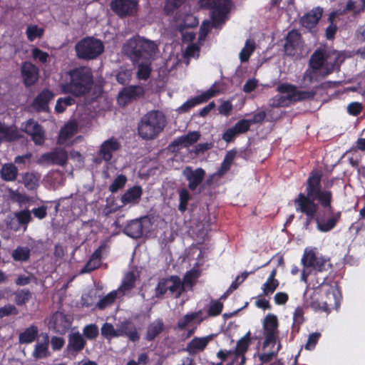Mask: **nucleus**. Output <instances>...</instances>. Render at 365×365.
Listing matches in <instances>:
<instances>
[{
  "label": "nucleus",
  "instance_id": "obj_1",
  "mask_svg": "<svg viewBox=\"0 0 365 365\" xmlns=\"http://www.w3.org/2000/svg\"><path fill=\"white\" fill-rule=\"evenodd\" d=\"M322 171L312 170L305 183L306 193L300 192L294 200V204L297 212L306 215V228L315 219L317 229L322 232H328L340 220L341 212H334L331 205L332 192L322 189Z\"/></svg>",
  "mask_w": 365,
  "mask_h": 365
},
{
  "label": "nucleus",
  "instance_id": "obj_2",
  "mask_svg": "<svg viewBox=\"0 0 365 365\" xmlns=\"http://www.w3.org/2000/svg\"><path fill=\"white\" fill-rule=\"evenodd\" d=\"M301 262L303 265L301 281L313 289H321L325 293V297H322L321 302H312V307L327 314L330 313L332 309L337 310L342 299L341 289L337 285L332 286L325 283L327 276L324 272L332 267L329 259L317 253L315 248H306Z\"/></svg>",
  "mask_w": 365,
  "mask_h": 365
},
{
  "label": "nucleus",
  "instance_id": "obj_3",
  "mask_svg": "<svg viewBox=\"0 0 365 365\" xmlns=\"http://www.w3.org/2000/svg\"><path fill=\"white\" fill-rule=\"evenodd\" d=\"M93 85V76L91 68L80 66L66 73L58 88L63 94H69L76 98L88 95Z\"/></svg>",
  "mask_w": 365,
  "mask_h": 365
},
{
  "label": "nucleus",
  "instance_id": "obj_4",
  "mask_svg": "<svg viewBox=\"0 0 365 365\" xmlns=\"http://www.w3.org/2000/svg\"><path fill=\"white\" fill-rule=\"evenodd\" d=\"M124 53L133 63L151 61L158 51L157 44L144 37L136 36L128 39L123 47Z\"/></svg>",
  "mask_w": 365,
  "mask_h": 365
},
{
  "label": "nucleus",
  "instance_id": "obj_5",
  "mask_svg": "<svg viewBox=\"0 0 365 365\" xmlns=\"http://www.w3.org/2000/svg\"><path fill=\"white\" fill-rule=\"evenodd\" d=\"M167 125L165 115L163 112L153 110L145 113L138 123V134L145 140L156 139Z\"/></svg>",
  "mask_w": 365,
  "mask_h": 365
},
{
  "label": "nucleus",
  "instance_id": "obj_6",
  "mask_svg": "<svg viewBox=\"0 0 365 365\" xmlns=\"http://www.w3.org/2000/svg\"><path fill=\"white\" fill-rule=\"evenodd\" d=\"M75 51L78 59L93 60L98 58L104 51V45L101 40L87 36L76 43Z\"/></svg>",
  "mask_w": 365,
  "mask_h": 365
},
{
  "label": "nucleus",
  "instance_id": "obj_7",
  "mask_svg": "<svg viewBox=\"0 0 365 365\" xmlns=\"http://www.w3.org/2000/svg\"><path fill=\"white\" fill-rule=\"evenodd\" d=\"M200 6L210 9L212 19L215 23L222 24L226 20L231 7V0H200Z\"/></svg>",
  "mask_w": 365,
  "mask_h": 365
},
{
  "label": "nucleus",
  "instance_id": "obj_8",
  "mask_svg": "<svg viewBox=\"0 0 365 365\" xmlns=\"http://www.w3.org/2000/svg\"><path fill=\"white\" fill-rule=\"evenodd\" d=\"M138 0H112L110 8L119 18L134 16L138 11Z\"/></svg>",
  "mask_w": 365,
  "mask_h": 365
},
{
  "label": "nucleus",
  "instance_id": "obj_9",
  "mask_svg": "<svg viewBox=\"0 0 365 365\" xmlns=\"http://www.w3.org/2000/svg\"><path fill=\"white\" fill-rule=\"evenodd\" d=\"M279 322L277 316L273 314H268L262 322L264 341L263 348L272 344L274 346L276 344L278 334Z\"/></svg>",
  "mask_w": 365,
  "mask_h": 365
},
{
  "label": "nucleus",
  "instance_id": "obj_10",
  "mask_svg": "<svg viewBox=\"0 0 365 365\" xmlns=\"http://www.w3.org/2000/svg\"><path fill=\"white\" fill-rule=\"evenodd\" d=\"M68 153L64 148H56L52 151L43 153L37 160L39 165H57L65 166L68 162Z\"/></svg>",
  "mask_w": 365,
  "mask_h": 365
},
{
  "label": "nucleus",
  "instance_id": "obj_11",
  "mask_svg": "<svg viewBox=\"0 0 365 365\" xmlns=\"http://www.w3.org/2000/svg\"><path fill=\"white\" fill-rule=\"evenodd\" d=\"M217 83L215 82L208 90L203 92L202 94L188 99L179 107V112L187 113L195 106L207 102L210 98L218 95L220 93V91L217 88Z\"/></svg>",
  "mask_w": 365,
  "mask_h": 365
},
{
  "label": "nucleus",
  "instance_id": "obj_12",
  "mask_svg": "<svg viewBox=\"0 0 365 365\" xmlns=\"http://www.w3.org/2000/svg\"><path fill=\"white\" fill-rule=\"evenodd\" d=\"M86 346V340L78 332H73L68 335V344L63 351L65 357L75 358Z\"/></svg>",
  "mask_w": 365,
  "mask_h": 365
},
{
  "label": "nucleus",
  "instance_id": "obj_13",
  "mask_svg": "<svg viewBox=\"0 0 365 365\" xmlns=\"http://www.w3.org/2000/svg\"><path fill=\"white\" fill-rule=\"evenodd\" d=\"M303 40L302 34L296 29L288 32L284 45V50L286 55L294 56L298 50L302 46Z\"/></svg>",
  "mask_w": 365,
  "mask_h": 365
},
{
  "label": "nucleus",
  "instance_id": "obj_14",
  "mask_svg": "<svg viewBox=\"0 0 365 365\" xmlns=\"http://www.w3.org/2000/svg\"><path fill=\"white\" fill-rule=\"evenodd\" d=\"M182 175L188 182V188L195 191L203 182L206 173L202 168L193 170L192 167L187 166L183 170Z\"/></svg>",
  "mask_w": 365,
  "mask_h": 365
},
{
  "label": "nucleus",
  "instance_id": "obj_15",
  "mask_svg": "<svg viewBox=\"0 0 365 365\" xmlns=\"http://www.w3.org/2000/svg\"><path fill=\"white\" fill-rule=\"evenodd\" d=\"M145 224H148L146 217L133 220L124 227L123 232L130 237L139 239L148 230Z\"/></svg>",
  "mask_w": 365,
  "mask_h": 365
},
{
  "label": "nucleus",
  "instance_id": "obj_16",
  "mask_svg": "<svg viewBox=\"0 0 365 365\" xmlns=\"http://www.w3.org/2000/svg\"><path fill=\"white\" fill-rule=\"evenodd\" d=\"M72 321L63 312H56L51 317L49 324L56 333L65 334L69 329Z\"/></svg>",
  "mask_w": 365,
  "mask_h": 365
},
{
  "label": "nucleus",
  "instance_id": "obj_17",
  "mask_svg": "<svg viewBox=\"0 0 365 365\" xmlns=\"http://www.w3.org/2000/svg\"><path fill=\"white\" fill-rule=\"evenodd\" d=\"M323 14V9L319 7L313 8L309 12L301 17L299 23L302 26L312 32L318 24Z\"/></svg>",
  "mask_w": 365,
  "mask_h": 365
},
{
  "label": "nucleus",
  "instance_id": "obj_18",
  "mask_svg": "<svg viewBox=\"0 0 365 365\" xmlns=\"http://www.w3.org/2000/svg\"><path fill=\"white\" fill-rule=\"evenodd\" d=\"M21 73L26 87H30L34 85L38 79V68L29 61L22 63Z\"/></svg>",
  "mask_w": 365,
  "mask_h": 365
},
{
  "label": "nucleus",
  "instance_id": "obj_19",
  "mask_svg": "<svg viewBox=\"0 0 365 365\" xmlns=\"http://www.w3.org/2000/svg\"><path fill=\"white\" fill-rule=\"evenodd\" d=\"M54 93L48 88L43 89L34 98L33 107L37 112H47L49 102L54 98Z\"/></svg>",
  "mask_w": 365,
  "mask_h": 365
},
{
  "label": "nucleus",
  "instance_id": "obj_20",
  "mask_svg": "<svg viewBox=\"0 0 365 365\" xmlns=\"http://www.w3.org/2000/svg\"><path fill=\"white\" fill-rule=\"evenodd\" d=\"M120 143L114 138L105 140L101 145L98 155L106 163H109L113 158V153L120 150Z\"/></svg>",
  "mask_w": 365,
  "mask_h": 365
},
{
  "label": "nucleus",
  "instance_id": "obj_21",
  "mask_svg": "<svg viewBox=\"0 0 365 365\" xmlns=\"http://www.w3.org/2000/svg\"><path fill=\"white\" fill-rule=\"evenodd\" d=\"M329 54L326 53L322 49H317L311 56L309 61V66L314 69L325 71L327 65L331 66L333 63L328 61Z\"/></svg>",
  "mask_w": 365,
  "mask_h": 365
},
{
  "label": "nucleus",
  "instance_id": "obj_22",
  "mask_svg": "<svg viewBox=\"0 0 365 365\" xmlns=\"http://www.w3.org/2000/svg\"><path fill=\"white\" fill-rule=\"evenodd\" d=\"M336 60L337 58H336L335 61H336ZM335 63L336 62H334L331 66H328L327 65L325 71H322L321 69H314L309 66L304 74V79L307 80L309 83L319 81L321 79L325 78L334 71L335 68Z\"/></svg>",
  "mask_w": 365,
  "mask_h": 365
},
{
  "label": "nucleus",
  "instance_id": "obj_23",
  "mask_svg": "<svg viewBox=\"0 0 365 365\" xmlns=\"http://www.w3.org/2000/svg\"><path fill=\"white\" fill-rule=\"evenodd\" d=\"M214 335L210 334L205 337H194L186 346L185 351L190 354H195L203 351L212 340Z\"/></svg>",
  "mask_w": 365,
  "mask_h": 365
},
{
  "label": "nucleus",
  "instance_id": "obj_24",
  "mask_svg": "<svg viewBox=\"0 0 365 365\" xmlns=\"http://www.w3.org/2000/svg\"><path fill=\"white\" fill-rule=\"evenodd\" d=\"M143 195V189L139 185H135L128 189L122 196L120 200L123 205L133 204L139 202Z\"/></svg>",
  "mask_w": 365,
  "mask_h": 365
},
{
  "label": "nucleus",
  "instance_id": "obj_25",
  "mask_svg": "<svg viewBox=\"0 0 365 365\" xmlns=\"http://www.w3.org/2000/svg\"><path fill=\"white\" fill-rule=\"evenodd\" d=\"M164 329L165 324L162 319L154 320L148 327L145 339L148 341H153Z\"/></svg>",
  "mask_w": 365,
  "mask_h": 365
},
{
  "label": "nucleus",
  "instance_id": "obj_26",
  "mask_svg": "<svg viewBox=\"0 0 365 365\" xmlns=\"http://www.w3.org/2000/svg\"><path fill=\"white\" fill-rule=\"evenodd\" d=\"M124 336H126L132 342H137L140 340V334L135 325L129 320L120 322Z\"/></svg>",
  "mask_w": 365,
  "mask_h": 365
},
{
  "label": "nucleus",
  "instance_id": "obj_27",
  "mask_svg": "<svg viewBox=\"0 0 365 365\" xmlns=\"http://www.w3.org/2000/svg\"><path fill=\"white\" fill-rule=\"evenodd\" d=\"M138 96V87L130 86L122 89L119 93L118 101L119 103L127 104Z\"/></svg>",
  "mask_w": 365,
  "mask_h": 365
},
{
  "label": "nucleus",
  "instance_id": "obj_28",
  "mask_svg": "<svg viewBox=\"0 0 365 365\" xmlns=\"http://www.w3.org/2000/svg\"><path fill=\"white\" fill-rule=\"evenodd\" d=\"M168 289L171 294H176V297H179L185 291L183 283L178 275H171L167 277Z\"/></svg>",
  "mask_w": 365,
  "mask_h": 365
},
{
  "label": "nucleus",
  "instance_id": "obj_29",
  "mask_svg": "<svg viewBox=\"0 0 365 365\" xmlns=\"http://www.w3.org/2000/svg\"><path fill=\"white\" fill-rule=\"evenodd\" d=\"M200 137V133L198 131L189 132L187 135L180 136L173 143L175 145H184L185 147L190 146L195 143Z\"/></svg>",
  "mask_w": 365,
  "mask_h": 365
},
{
  "label": "nucleus",
  "instance_id": "obj_30",
  "mask_svg": "<svg viewBox=\"0 0 365 365\" xmlns=\"http://www.w3.org/2000/svg\"><path fill=\"white\" fill-rule=\"evenodd\" d=\"M38 334V327L31 325L20 333L19 341L20 344H30L36 340Z\"/></svg>",
  "mask_w": 365,
  "mask_h": 365
},
{
  "label": "nucleus",
  "instance_id": "obj_31",
  "mask_svg": "<svg viewBox=\"0 0 365 365\" xmlns=\"http://www.w3.org/2000/svg\"><path fill=\"white\" fill-rule=\"evenodd\" d=\"M49 339L48 336L46 334L44 341L42 343H37L35 345L33 351V356L36 359H44L50 356L48 351Z\"/></svg>",
  "mask_w": 365,
  "mask_h": 365
},
{
  "label": "nucleus",
  "instance_id": "obj_32",
  "mask_svg": "<svg viewBox=\"0 0 365 365\" xmlns=\"http://www.w3.org/2000/svg\"><path fill=\"white\" fill-rule=\"evenodd\" d=\"M11 257L15 262H26L31 257V250L28 247L18 246L12 251Z\"/></svg>",
  "mask_w": 365,
  "mask_h": 365
},
{
  "label": "nucleus",
  "instance_id": "obj_33",
  "mask_svg": "<svg viewBox=\"0 0 365 365\" xmlns=\"http://www.w3.org/2000/svg\"><path fill=\"white\" fill-rule=\"evenodd\" d=\"M251 344V333L248 331L241 339L237 341L236 347L234 350V355H245Z\"/></svg>",
  "mask_w": 365,
  "mask_h": 365
},
{
  "label": "nucleus",
  "instance_id": "obj_34",
  "mask_svg": "<svg viewBox=\"0 0 365 365\" xmlns=\"http://www.w3.org/2000/svg\"><path fill=\"white\" fill-rule=\"evenodd\" d=\"M236 154L237 151L234 149L230 150L226 153L224 160L221 163L220 168L217 170L218 175H224L230 169Z\"/></svg>",
  "mask_w": 365,
  "mask_h": 365
},
{
  "label": "nucleus",
  "instance_id": "obj_35",
  "mask_svg": "<svg viewBox=\"0 0 365 365\" xmlns=\"http://www.w3.org/2000/svg\"><path fill=\"white\" fill-rule=\"evenodd\" d=\"M17 175L18 169L14 164H5L1 167V179L6 181H14Z\"/></svg>",
  "mask_w": 365,
  "mask_h": 365
},
{
  "label": "nucleus",
  "instance_id": "obj_36",
  "mask_svg": "<svg viewBox=\"0 0 365 365\" xmlns=\"http://www.w3.org/2000/svg\"><path fill=\"white\" fill-rule=\"evenodd\" d=\"M14 302L18 306H23L32 298V292L28 289H19L14 292Z\"/></svg>",
  "mask_w": 365,
  "mask_h": 365
},
{
  "label": "nucleus",
  "instance_id": "obj_37",
  "mask_svg": "<svg viewBox=\"0 0 365 365\" xmlns=\"http://www.w3.org/2000/svg\"><path fill=\"white\" fill-rule=\"evenodd\" d=\"M292 102L291 96L277 94L269 100V104L272 108L287 107Z\"/></svg>",
  "mask_w": 365,
  "mask_h": 365
},
{
  "label": "nucleus",
  "instance_id": "obj_38",
  "mask_svg": "<svg viewBox=\"0 0 365 365\" xmlns=\"http://www.w3.org/2000/svg\"><path fill=\"white\" fill-rule=\"evenodd\" d=\"M136 281V276L134 272H128L122 281V283L118 289L121 292L130 291L135 287Z\"/></svg>",
  "mask_w": 365,
  "mask_h": 365
},
{
  "label": "nucleus",
  "instance_id": "obj_39",
  "mask_svg": "<svg viewBox=\"0 0 365 365\" xmlns=\"http://www.w3.org/2000/svg\"><path fill=\"white\" fill-rule=\"evenodd\" d=\"M40 175L38 173H26L24 175L22 180L24 186L28 190H35L38 185Z\"/></svg>",
  "mask_w": 365,
  "mask_h": 365
},
{
  "label": "nucleus",
  "instance_id": "obj_40",
  "mask_svg": "<svg viewBox=\"0 0 365 365\" xmlns=\"http://www.w3.org/2000/svg\"><path fill=\"white\" fill-rule=\"evenodd\" d=\"M138 66L137 77L140 80H148L151 74V61H140Z\"/></svg>",
  "mask_w": 365,
  "mask_h": 365
},
{
  "label": "nucleus",
  "instance_id": "obj_41",
  "mask_svg": "<svg viewBox=\"0 0 365 365\" xmlns=\"http://www.w3.org/2000/svg\"><path fill=\"white\" fill-rule=\"evenodd\" d=\"M202 311L201 309L190 312L185 314L182 319H179L177 324V327L180 330H184L185 328L195 319H196L200 315H201Z\"/></svg>",
  "mask_w": 365,
  "mask_h": 365
},
{
  "label": "nucleus",
  "instance_id": "obj_42",
  "mask_svg": "<svg viewBox=\"0 0 365 365\" xmlns=\"http://www.w3.org/2000/svg\"><path fill=\"white\" fill-rule=\"evenodd\" d=\"M74 96H68L63 98H59L55 106V111L57 113H62L66 110L67 106H71L75 104L76 101Z\"/></svg>",
  "mask_w": 365,
  "mask_h": 365
},
{
  "label": "nucleus",
  "instance_id": "obj_43",
  "mask_svg": "<svg viewBox=\"0 0 365 365\" xmlns=\"http://www.w3.org/2000/svg\"><path fill=\"white\" fill-rule=\"evenodd\" d=\"M20 138L18 130L9 128L1 124V140L14 141Z\"/></svg>",
  "mask_w": 365,
  "mask_h": 365
},
{
  "label": "nucleus",
  "instance_id": "obj_44",
  "mask_svg": "<svg viewBox=\"0 0 365 365\" xmlns=\"http://www.w3.org/2000/svg\"><path fill=\"white\" fill-rule=\"evenodd\" d=\"M316 93L314 90L299 91L296 88L295 92L292 93L291 96L292 102H298L305 100H312L316 96Z\"/></svg>",
  "mask_w": 365,
  "mask_h": 365
},
{
  "label": "nucleus",
  "instance_id": "obj_45",
  "mask_svg": "<svg viewBox=\"0 0 365 365\" xmlns=\"http://www.w3.org/2000/svg\"><path fill=\"white\" fill-rule=\"evenodd\" d=\"M187 0H166L164 5V12L166 15H172Z\"/></svg>",
  "mask_w": 365,
  "mask_h": 365
},
{
  "label": "nucleus",
  "instance_id": "obj_46",
  "mask_svg": "<svg viewBox=\"0 0 365 365\" xmlns=\"http://www.w3.org/2000/svg\"><path fill=\"white\" fill-rule=\"evenodd\" d=\"M117 298V292L112 291L103 297L97 303L96 307L99 309H104L106 307L112 305Z\"/></svg>",
  "mask_w": 365,
  "mask_h": 365
},
{
  "label": "nucleus",
  "instance_id": "obj_47",
  "mask_svg": "<svg viewBox=\"0 0 365 365\" xmlns=\"http://www.w3.org/2000/svg\"><path fill=\"white\" fill-rule=\"evenodd\" d=\"M190 199L191 195L187 189L182 188L179 191L180 203L178 205V210L181 212H184L187 210V204Z\"/></svg>",
  "mask_w": 365,
  "mask_h": 365
},
{
  "label": "nucleus",
  "instance_id": "obj_48",
  "mask_svg": "<svg viewBox=\"0 0 365 365\" xmlns=\"http://www.w3.org/2000/svg\"><path fill=\"white\" fill-rule=\"evenodd\" d=\"M255 43H250V41L247 40L245 43V47L242 49V51L240 53V59L241 62H247L249 60L250 56L255 51Z\"/></svg>",
  "mask_w": 365,
  "mask_h": 365
},
{
  "label": "nucleus",
  "instance_id": "obj_49",
  "mask_svg": "<svg viewBox=\"0 0 365 365\" xmlns=\"http://www.w3.org/2000/svg\"><path fill=\"white\" fill-rule=\"evenodd\" d=\"M83 334L88 340H94L99 334V329L96 324H90L84 327Z\"/></svg>",
  "mask_w": 365,
  "mask_h": 365
},
{
  "label": "nucleus",
  "instance_id": "obj_50",
  "mask_svg": "<svg viewBox=\"0 0 365 365\" xmlns=\"http://www.w3.org/2000/svg\"><path fill=\"white\" fill-rule=\"evenodd\" d=\"M126 182L127 178L124 175H118L110 185L108 190L112 193L117 192L125 185Z\"/></svg>",
  "mask_w": 365,
  "mask_h": 365
},
{
  "label": "nucleus",
  "instance_id": "obj_51",
  "mask_svg": "<svg viewBox=\"0 0 365 365\" xmlns=\"http://www.w3.org/2000/svg\"><path fill=\"white\" fill-rule=\"evenodd\" d=\"M27 38L30 41H34L37 38H41L43 34V29H40L36 25L28 26L26 31Z\"/></svg>",
  "mask_w": 365,
  "mask_h": 365
},
{
  "label": "nucleus",
  "instance_id": "obj_52",
  "mask_svg": "<svg viewBox=\"0 0 365 365\" xmlns=\"http://www.w3.org/2000/svg\"><path fill=\"white\" fill-rule=\"evenodd\" d=\"M31 138L35 145H43L46 140V133L43 128L40 125L37 130L31 135Z\"/></svg>",
  "mask_w": 365,
  "mask_h": 365
},
{
  "label": "nucleus",
  "instance_id": "obj_53",
  "mask_svg": "<svg viewBox=\"0 0 365 365\" xmlns=\"http://www.w3.org/2000/svg\"><path fill=\"white\" fill-rule=\"evenodd\" d=\"M20 225L24 226V230H26L28 224L31 220V212L28 210H21L18 212L14 213Z\"/></svg>",
  "mask_w": 365,
  "mask_h": 365
},
{
  "label": "nucleus",
  "instance_id": "obj_54",
  "mask_svg": "<svg viewBox=\"0 0 365 365\" xmlns=\"http://www.w3.org/2000/svg\"><path fill=\"white\" fill-rule=\"evenodd\" d=\"M279 281L277 279H272L267 278V281L262 286V290L264 295L268 296L274 292L279 286Z\"/></svg>",
  "mask_w": 365,
  "mask_h": 365
},
{
  "label": "nucleus",
  "instance_id": "obj_55",
  "mask_svg": "<svg viewBox=\"0 0 365 365\" xmlns=\"http://www.w3.org/2000/svg\"><path fill=\"white\" fill-rule=\"evenodd\" d=\"M168 279L167 278H163L160 279L157 286L155 289V296L157 298H161L167 291H169L168 285Z\"/></svg>",
  "mask_w": 365,
  "mask_h": 365
},
{
  "label": "nucleus",
  "instance_id": "obj_56",
  "mask_svg": "<svg viewBox=\"0 0 365 365\" xmlns=\"http://www.w3.org/2000/svg\"><path fill=\"white\" fill-rule=\"evenodd\" d=\"M249 123L250 121L248 119L240 120L235 123V125L233 126V128L238 135L244 134L247 133L250 128L251 125Z\"/></svg>",
  "mask_w": 365,
  "mask_h": 365
},
{
  "label": "nucleus",
  "instance_id": "obj_57",
  "mask_svg": "<svg viewBox=\"0 0 365 365\" xmlns=\"http://www.w3.org/2000/svg\"><path fill=\"white\" fill-rule=\"evenodd\" d=\"M101 262L90 257L85 266L81 269V273H90L100 267Z\"/></svg>",
  "mask_w": 365,
  "mask_h": 365
},
{
  "label": "nucleus",
  "instance_id": "obj_58",
  "mask_svg": "<svg viewBox=\"0 0 365 365\" xmlns=\"http://www.w3.org/2000/svg\"><path fill=\"white\" fill-rule=\"evenodd\" d=\"M6 227L13 231H19L21 228V225L16 218L15 214L8 215L5 219Z\"/></svg>",
  "mask_w": 365,
  "mask_h": 365
},
{
  "label": "nucleus",
  "instance_id": "obj_59",
  "mask_svg": "<svg viewBox=\"0 0 365 365\" xmlns=\"http://www.w3.org/2000/svg\"><path fill=\"white\" fill-rule=\"evenodd\" d=\"M223 309V304L220 301H214L207 310L208 317H217L220 315Z\"/></svg>",
  "mask_w": 365,
  "mask_h": 365
},
{
  "label": "nucleus",
  "instance_id": "obj_60",
  "mask_svg": "<svg viewBox=\"0 0 365 365\" xmlns=\"http://www.w3.org/2000/svg\"><path fill=\"white\" fill-rule=\"evenodd\" d=\"M32 57L36 60L38 59L41 63H45L48 61L49 55L47 52L41 50L38 48H34L31 51Z\"/></svg>",
  "mask_w": 365,
  "mask_h": 365
},
{
  "label": "nucleus",
  "instance_id": "obj_61",
  "mask_svg": "<svg viewBox=\"0 0 365 365\" xmlns=\"http://www.w3.org/2000/svg\"><path fill=\"white\" fill-rule=\"evenodd\" d=\"M293 327L295 328L297 327V330H299L300 325L304 322V311L302 308L297 307L295 309L293 316Z\"/></svg>",
  "mask_w": 365,
  "mask_h": 365
},
{
  "label": "nucleus",
  "instance_id": "obj_62",
  "mask_svg": "<svg viewBox=\"0 0 365 365\" xmlns=\"http://www.w3.org/2000/svg\"><path fill=\"white\" fill-rule=\"evenodd\" d=\"M36 280V277L33 274L29 275L20 274L15 279V284L17 286H26L31 283L32 280Z\"/></svg>",
  "mask_w": 365,
  "mask_h": 365
},
{
  "label": "nucleus",
  "instance_id": "obj_63",
  "mask_svg": "<svg viewBox=\"0 0 365 365\" xmlns=\"http://www.w3.org/2000/svg\"><path fill=\"white\" fill-rule=\"evenodd\" d=\"M321 336V334L319 332H314L309 334L307 344L304 347L307 350H312L315 348L319 338Z\"/></svg>",
  "mask_w": 365,
  "mask_h": 365
},
{
  "label": "nucleus",
  "instance_id": "obj_64",
  "mask_svg": "<svg viewBox=\"0 0 365 365\" xmlns=\"http://www.w3.org/2000/svg\"><path fill=\"white\" fill-rule=\"evenodd\" d=\"M115 328L112 324L106 322L101 327V334L106 339L113 338Z\"/></svg>",
  "mask_w": 365,
  "mask_h": 365
}]
</instances>
